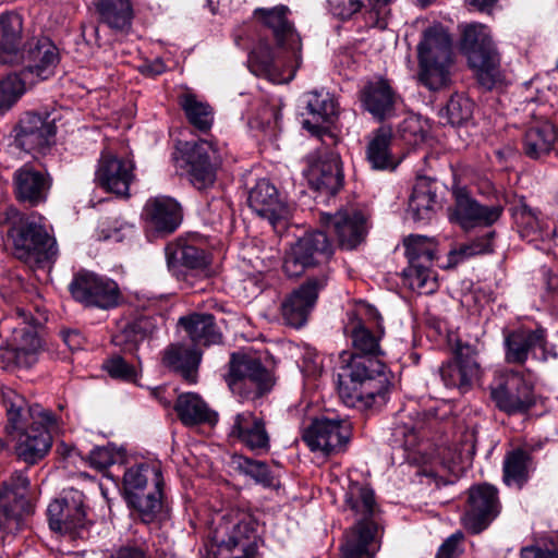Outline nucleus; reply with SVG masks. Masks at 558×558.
Masks as SVG:
<instances>
[{
  "label": "nucleus",
  "instance_id": "f257e3e1",
  "mask_svg": "<svg viewBox=\"0 0 558 558\" xmlns=\"http://www.w3.org/2000/svg\"><path fill=\"white\" fill-rule=\"evenodd\" d=\"M7 410L5 430L15 440L20 459L34 464L48 452L52 436L59 432L56 416L39 404L28 405L25 398L12 389L2 392Z\"/></svg>",
  "mask_w": 558,
  "mask_h": 558
},
{
  "label": "nucleus",
  "instance_id": "f03ea898",
  "mask_svg": "<svg viewBox=\"0 0 558 558\" xmlns=\"http://www.w3.org/2000/svg\"><path fill=\"white\" fill-rule=\"evenodd\" d=\"M339 359L337 388L347 407L368 410L386 403L391 374L385 363L374 355H350L345 351Z\"/></svg>",
  "mask_w": 558,
  "mask_h": 558
},
{
  "label": "nucleus",
  "instance_id": "7ed1b4c3",
  "mask_svg": "<svg viewBox=\"0 0 558 558\" xmlns=\"http://www.w3.org/2000/svg\"><path fill=\"white\" fill-rule=\"evenodd\" d=\"M344 506L353 513L355 523L345 533L341 558H375L380 548L381 509L374 489L367 483L350 481Z\"/></svg>",
  "mask_w": 558,
  "mask_h": 558
},
{
  "label": "nucleus",
  "instance_id": "20e7f679",
  "mask_svg": "<svg viewBox=\"0 0 558 558\" xmlns=\"http://www.w3.org/2000/svg\"><path fill=\"white\" fill-rule=\"evenodd\" d=\"M4 221L11 223L10 236L13 242L14 255L26 263H44L57 254L56 241L51 238L40 219L34 217L25 220L13 207L3 208Z\"/></svg>",
  "mask_w": 558,
  "mask_h": 558
},
{
  "label": "nucleus",
  "instance_id": "39448f33",
  "mask_svg": "<svg viewBox=\"0 0 558 558\" xmlns=\"http://www.w3.org/2000/svg\"><path fill=\"white\" fill-rule=\"evenodd\" d=\"M163 478L160 468L147 463L129 468L123 475L128 504L142 521L151 522L161 509Z\"/></svg>",
  "mask_w": 558,
  "mask_h": 558
},
{
  "label": "nucleus",
  "instance_id": "423d86ee",
  "mask_svg": "<svg viewBox=\"0 0 558 558\" xmlns=\"http://www.w3.org/2000/svg\"><path fill=\"white\" fill-rule=\"evenodd\" d=\"M420 72L418 78L432 90L445 87L450 80L452 62L451 39L439 27H429L424 32L417 47Z\"/></svg>",
  "mask_w": 558,
  "mask_h": 558
},
{
  "label": "nucleus",
  "instance_id": "0eeeda50",
  "mask_svg": "<svg viewBox=\"0 0 558 558\" xmlns=\"http://www.w3.org/2000/svg\"><path fill=\"white\" fill-rule=\"evenodd\" d=\"M320 214V229L316 230V254L319 253L324 260H329L335 248L331 234L338 236L339 245L345 250H353L360 245L367 234L366 218L361 211L338 210L330 215L323 210Z\"/></svg>",
  "mask_w": 558,
  "mask_h": 558
},
{
  "label": "nucleus",
  "instance_id": "6e6552de",
  "mask_svg": "<svg viewBox=\"0 0 558 558\" xmlns=\"http://www.w3.org/2000/svg\"><path fill=\"white\" fill-rule=\"evenodd\" d=\"M461 49L468 56L470 65L476 70L478 83L492 89L500 80V58L485 25L470 24L463 29Z\"/></svg>",
  "mask_w": 558,
  "mask_h": 558
},
{
  "label": "nucleus",
  "instance_id": "1a4fd4ad",
  "mask_svg": "<svg viewBox=\"0 0 558 558\" xmlns=\"http://www.w3.org/2000/svg\"><path fill=\"white\" fill-rule=\"evenodd\" d=\"M230 369L226 377L230 390L242 402L256 400L268 392L272 386L270 375L259 360L233 353Z\"/></svg>",
  "mask_w": 558,
  "mask_h": 558
},
{
  "label": "nucleus",
  "instance_id": "9d476101",
  "mask_svg": "<svg viewBox=\"0 0 558 558\" xmlns=\"http://www.w3.org/2000/svg\"><path fill=\"white\" fill-rule=\"evenodd\" d=\"M29 481L23 472H15L0 489V531L10 534L19 531L24 518L33 512L27 497Z\"/></svg>",
  "mask_w": 558,
  "mask_h": 558
},
{
  "label": "nucleus",
  "instance_id": "9b49d317",
  "mask_svg": "<svg viewBox=\"0 0 558 558\" xmlns=\"http://www.w3.org/2000/svg\"><path fill=\"white\" fill-rule=\"evenodd\" d=\"M69 289L75 301L88 307L110 310L121 300V291L114 280L92 271L77 272Z\"/></svg>",
  "mask_w": 558,
  "mask_h": 558
},
{
  "label": "nucleus",
  "instance_id": "f8f14e48",
  "mask_svg": "<svg viewBox=\"0 0 558 558\" xmlns=\"http://www.w3.org/2000/svg\"><path fill=\"white\" fill-rule=\"evenodd\" d=\"M22 57L19 64L23 68L16 74L28 85L51 77L60 61L59 49L45 36L27 40L23 46Z\"/></svg>",
  "mask_w": 558,
  "mask_h": 558
},
{
  "label": "nucleus",
  "instance_id": "ddd939ff",
  "mask_svg": "<svg viewBox=\"0 0 558 558\" xmlns=\"http://www.w3.org/2000/svg\"><path fill=\"white\" fill-rule=\"evenodd\" d=\"M500 511L498 490L489 484H478L470 487L462 523L464 527L478 534L497 518Z\"/></svg>",
  "mask_w": 558,
  "mask_h": 558
},
{
  "label": "nucleus",
  "instance_id": "4468645a",
  "mask_svg": "<svg viewBox=\"0 0 558 558\" xmlns=\"http://www.w3.org/2000/svg\"><path fill=\"white\" fill-rule=\"evenodd\" d=\"M49 526L61 534L78 533L86 526L84 495L76 489L64 490L47 508Z\"/></svg>",
  "mask_w": 558,
  "mask_h": 558
},
{
  "label": "nucleus",
  "instance_id": "2eb2a0df",
  "mask_svg": "<svg viewBox=\"0 0 558 558\" xmlns=\"http://www.w3.org/2000/svg\"><path fill=\"white\" fill-rule=\"evenodd\" d=\"M496 407L507 413H525L535 404L533 387L519 373H509L490 387Z\"/></svg>",
  "mask_w": 558,
  "mask_h": 558
},
{
  "label": "nucleus",
  "instance_id": "dca6fc26",
  "mask_svg": "<svg viewBox=\"0 0 558 558\" xmlns=\"http://www.w3.org/2000/svg\"><path fill=\"white\" fill-rule=\"evenodd\" d=\"M183 158L187 166V173L191 183L199 191L214 185L217 178V151L211 143L198 141L185 143Z\"/></svg>",
  "mask_w": 558,
  "mask_h": 558
},
{
  "label": "nucleus",
  "instance_id": "f3484780",
  "mask_svg": "<svg viewBox=\"0 0 558 558\" xmlns=\"http://www.w3.org/2000/svg\"><path fill=\"white\" fill-rule=\"evenodd\" d=\"M134 163L129 158L118 157L109 150H104L98 160L95 173L96 182L106 191L128 195L130 184L134 179Z\"/></svg>",
  "mask_w": 558,
  "mask_h": 558
},
{
  "label": "nucleus",
  "instance_id": "a211bd4d",
  "mask_svg": "<svg viewBox=\"0 0 558 558\" xmlns=\"http://www.w3.org/2000/svg\"><path fill=\"white\" fill-rule=\"evenodd\" d=\"M439 373L446 387L466 390L481 373L476 350L470 344H458L454 360L444 364Z\"/></svg>",
  "mask_w": 558,
  "mask_h": 558
},
{
  "label": "nucleus",
  "instance_id": "6ab92c4d",
  "mask_svg": "<svg viewBox=\"0 0 558 558\" xmlns=\"http://www.w3.org/2000/svg\"><path fill=\"white\" fill-rule=\"evenodd\" d=\"M14 133L15 145L27 153H33L50 145L56 126L49 116L27 112L20 119Z\"/></svg>",
  "mask_w": 558,
  "mask_h": 558
},
{
  "label": "nucleus",
  "instance_id": "aec40b11",
  "mask_svg": "<svg viewBox=\"0 0 558 558\" xmlns=\"http://www.w3.org/2000/svg\"><path fill=\"white\" fill-rule=\"evenodd\" d=\"M344 182L339 154L332 149L316 155V204L329 205Z\"/></svg>",
  "mask_w": 558,
  "mask_h": 558
},
{
  "label": "nucleus",
  "instance_id": "412c9836",
  "mask_svg": "<svg viewBox=\"0 0 558 558\" xmlns=\"http://www.w3.org/2000/svg\"><path fill=\"white\" fill-rule=\"evenodd\" d=\"M359 98L362 107L378 122L391 119L400 101V96L384 78L367 82L361 88Z\"/></svg>",
  "mask_w": 558,
  "mask_h": 558
},
{
  "label": "nucleus",
  "instance_id": "4be33fe9",
  "mask_svg": "<svg viewBox=\"0 0 558 558\" xmlns=\"http://www.w3.org/2000/svg\"><path fill=\"white\" fill-rule=\"evenodd\" d=\"M247 202L254 213L267 219L274 227L289 216L287 203L280 197L276 186L266 179L259 180L250 191Z\"/></svg>",
  "mask_w": 558,
  "mask_h": 558
},
{
  "label": "nucleus",
  "instance_id": "5701e85b",
  "mask_svg": "<svg viewBox=\"0 0 558 558\" xmlns=\"http://www.w3.org/2000/svg\"><path fill=\"white\" fill-rule=\"evenodd\" d=\"M142 217L157 232L172 233L182 221V209L174 198L159 195L146 201Z\"/></svg>",
  "mask_w": 558,
  "mask_h": 558
},
{
  "label": "nucleus",
  "instance_id": "b1692460",
  "mask_svg": "<svg viewBox=\"0 0 558 558\" xmlns=\"http://www.w3.org/2000/svg\"><path fill=\"white\" fill-rule=\"evenodd\" d=\"M229 425V437L239 440L251 450H268L269 435L262 417L251 411H243L233 415Z\"/></svg>",
  "mask_w": 558,
  "mask_h": 558
},
{
  "label": "nucleus",
  "instance_id": "393cba45",
  "mask_svg": "<svg viewBox=\"0 0 558 558\" xmlns=\"http://www.w3.org/2000/svg\"><path fill=\"white\" fill-rule=\"evenodd\" d=\"M41 344L36 329L25 322L14 327L4 355L20 367H31L37 362Z\"/></svg>",
  "mask_w": 558,
  "mask_h": 558
},
{
  "label": "nucleus",
  "instance_id": "a878e982",
  "mask_svg": "<svg viewBox=\"0 0 558 558\" xmlns=\"http://www.w3.org/2000/svg\"><path fill=\"white\" fill-rule=\"evenodd\" d=\"M502 213L500 205H482L468 195H459L456 203L454 216L465 231L476 226H490Z\"/></svg>",
  "mask_w": 558,
  "mask_h": 558
},
{
  "label": "nucleus",
  "instance_id": "bb28decb",
  "mask_svg": "<svg viewBox=\"0 0 558 558\" xmlns=\"http://www.w3.org/2000/svg\"><path fill=\"white\" fill-rule=\"evenodd\" d=\"M13 183L16 197L32 205L46 201L50 189L48 175L29 163L22 166L14 172Z\"/></svg>",
  "mask_w": 558,
  "mask_h": 558
},
{
  "label": "nucleus",
  "instance_id": "cd10ccee",
  "mask_svg": "<svg viewBox=\"0 0 558 558\" xmlns=\"http://www.w3.org/2000/svg\"><path fill=\"white\" fill-rule=\"evenodd\" d=\"M23 22L15 13L0 16V65H19L22 57Z\"/></svg>",
  "mask_w": 558,
  "mask_h": 558
},
{
  "label": "nucleus",
  "instance_id": "c85d7f7f",
  "mask_svg": "<svg viewBox=\"0 0 558 558\" xmlns=\"http://www.w3.org/2000/svg\"><path fill=\"white\" fill-rule=\"evenodd\" d=\"M350 430L336 414H316V450L325 456L341 451L348 444Z\"/></svg>",
  "mask_w": 558,
  "mask_h": 558
},
{
  "label": "nucleus",
  "instance_id": "c756f323",
  "mask_svg": "<svg viewBox=\"0 0 558 558\" xmlns=\"http://www.w3.org/2000/svg\"><path fill=\"white\" fill-rule=\"evenodd\" d=\"M537 347L546 351L544 329L520 328L513 330L505 338V359L508 363L523 365L529 357V353Z\"/></svg>",
  "mask_w": 558,
  "mask_h": 558
},
{
  "label": "nucleus",
  "instance_id": "7c9ffc66",
  "mask_svg": "<svg viewBox=\"0 0 558 558\" xmlns=\"http://www.w3.org/2000/svg\"><path fill=\"white\" fill-rule=\"evenodd\" d=\"M314 305V282L311 279L294 290L282 303L281 313L287 325L301 328L310 317Z\"/></svg>",
  "mask_w": 558,
  "mask_h": 558
},
{
  "label": "nucleus",
  "instance_id": "2f4dec72",
  "mask_svg": "<svg viewBox=\"0 0 558 558\" xmlns=\"http://www.w3.org/2000/svg\"><path fill=\"white\" fill-rule=\"evenodd\" d=\"M392 130L388 125L376 129L366 146V159L374 170H395L399 160L392 153Z\"/></svg>",
  "mask_w": 558,
  "mask_h": 558
},
{
  "label": "nucleus",
  "instance_id": "473e14b6",
  "mask_svg": "<svg viewBox=\"0 0 558 558\" xmlns=\"http://www.w3.org/2000/svg\"><path fill=\"white\" fill-rule=\"evenodd\" d=\"M557 137V126L550 120L538 119L525 132L523 153L531 159H539L551 151Z\"/></svg>",
  "mask_w": 558,
  "mask_h": 558
},
{
  "label": "nucleus",
  "instance_id": "72a5a7b5",
  "mask_svg": "<svg viewBox=\"0 0 558 558\" xmlns=\"http://www.w3.org/2000/svg\"><path fill=\"white\" fill-rule=\"evenodd\" d=\"M179 325L184 328L196 345H211L219 343L221 333L215 323V317L206 313H193L182 316Z\"/></svg>",
  "mask_w": 558,
  "mask_h": 558
},
{
  "label": "nucleus",
  "instance_id": "f704fd0d",
  "mask_svg": "<svg viewBox=\"0 0 558 558\" xmlns=\"http://www.w3.org/2000/svg\"><path fill=\"white\" fill-rule=\"evenodd\" d=\"M162 362L167 367L180 373L187 383H196L201 353L195 348L172 344L165 350Z\"/></svg>",
  "mask_w": 558,
  "mask_h": 558
},
{
  "label": "nucleus",
  "instance_id": "c9c22d12",
  "mask_svg": "<svg viewBox=\"0 0 558 558\" xmlns=\"http://www.w3.org/2000/svg\"><path fill=\"white\" fill-rule=\"evenodd\" d=\"M436 204V182L418 178L409 199L408 214L414 221H428L434 216Z\"/></svg>",
  "mask_w": 558,
  "mask_h": 558
},
{
  "label": "nucleus",
  "instance_id": "e433bc0d",
  "mask_svg": "<svg viewBox=\"0 0 558 558\" xmlns=\"http://www.w3.org/2000/svg\"><path fill=\"white\" fill-rule=\"evenodd\" d=\"M174 409L181 422L186 426L217 423L218 415L211 411L205 401L194 392L182 393L178 397Z\"/></svg>",
  "mask_w": 558,
  "mask_h": 558
},
{
  "label": "nucleus",
  "instance_id": "4c0bfd02",
  "mask_svg": "<svg viewBox=\"0 0 558 558\" xmlns=\"http://www.w3.org/2000/svg\"><path fill=\"white\" fill-rule=\"evenodd\" d=\"M288 12L287 7L279 5L272 9H256L255 15L260 16L264 24L272 31L279 46L293 49L298 44L299 36L287 19Z\"/></svg>",
  "mask_w": 558,
  "mask_h": 558
},
{
  "label": "nucleus",
  "instance_id": "58836bf2",
  "mask_svg": "<svg viewBox=\"0 0 558 558\" xmlns=\"http://www.w3.org/2000/svg\"><path fill=\"white\" fill-rule=\"evenodd\" d=\"M339 104L333 96L326 94L316 104V137L327 147L337 144L335 133Z\"/></svg>",
  "mask_w": 558,
  "mask_h": 558
},
{
  "label": "nucleus",
  "instance_id": "ea45409f",
  "mask_svg": "<svg viewBox=\"0 0 558 558\" xmlns=\"http://www.w3.org/2000/svg\"><path fill=\"white\" fill-rule=\"evenodd\" d=\"M179 105L195 129L202 132L210 130L214 123V109L204 98L189 90L179 96Z\"/></svg>",
  "mask_w": 558,
  "mask_h": 558
},
{
  "label": "nucleus",
  "instance_id": "a19ab883",
  "mask_svg": "<svg viewBox=\"0 0 558 558\" xmlns=\"http://www.w3.org/2000/svg\"><path fill=\"white\" fill-rule=\"evenodd\" d=\"M314 266V240L304 238L287 253L283 260V270L289 278H299Z\"/></svg>",
  "mask_w": 558,
  "mask_h": 558
},
{
  "label": "nucleus",
  "instance_id": "79ce46f5",
  "mask_svg": "<svg viewBox=\"0 0 558 558\" xmlns=\"http://www.w3.org/2000/svg\"><path fill=\"white\" fill-rule=\"evenodd\" d=\"M166 258L169 269L173 272H179L181 267L187 269H201L207 265V256L205 252L193 245H167Z\"/></svg>",
  "mask_w": 558,
  "mask_h": 558
},
{
  "label": "nucleus",
  "instance_id": "37998d69",
  "mask_svg": "<svg viewBox=\"0 0 558 558\" xmlns=\"http://www.w3.org/2000/svg\"><path fill=\"white\" fill-rule=\"evenodd\" d=\"M390 0H328L331 13L342 20L352 17L363 8L376 16V23L384 20L389 13Z\"/></svg>",
  "mask_w": 558,
  "mask_h": 558
},
{
  "label": "nucleus",
  "instance_id": "c03bdc74",
  "mask_svg": "<svg viewBox=\"0 0 558 558\" xmlns=\"http://www.w3.org/2000/svg\"><path fill=\"white\" fill-rule=\"evenodd\" d=\"M248 66L256 76H264L274 83H288L293 78V73L282 76L274 62L272 50L267 44H260L250 54Z\"/></svg>",
  "mask_w": 558,
  "mask_h": 558
},
{
  "label": "nucleus",
  "instance_id": "a18cd8bd",
  "mask_svg": "<svg viewBox=\"0 0 558 558\" xmlns=\"http://www.w3.org/2000/svg\"><path fill=\"white\" fill-rule=\"evenodd\" d=\"M96 7L109 27L124 31L131 26L133 11L130 0H96Z\"/></svg>",
  "mask_w": 558,
  "mask_h": 558
},
{
  "label": "nucleus",
  "instance_id": "49530a36",
  "mask_svg": "<svg viewBox=\"0 0 558 558\" xmlns=\"http://www.w3.org/2000/svg\"><path fill=\"white\" fill-rule=\"evenodd\" d=\"M405 256L409 264H427L432 265L437 243L433 238L425 235L411 234L404 239Z\"/></svg>",
  "mask_w": 558,
  "mask_h": 558
},
{
  "label": "nucleus",
  "instance_id": "de8ad7c7",
  "mask_svg": "<svg viewBox=\"0 0 558 558\" xmlns=\"http://www.w3.org/2000/svg\"><path fill=\"white\" fill-rule=\"evenodd\" d=\"M473 114V102L465 96L454 94L439 110V118L442 123L452 126H460L468 122Z\"/></svg>",
  "mask_w": 558,
  "mask_h": 558
},
{
  "label": "nucleus",
  "instance_id": "09e8293b",
  "mask_svg": "<svg viewBox=\"0 0 558 558\" xmlns=\"http://www.w3.org/2000/svg\"><path fill=\"white\" fill-rule=\"evenodd\" d=\"M494 238L495 232L489 231L485 235L476 238L469 243L461 244L458 248L450 251L448 255V266L454 267L466 258L481 254L493 253Z\"/></svg>",
  "mask_w": 558,
  "mask_h": 558
},
{
  "label": "nucleus",
  "instance_id": "8fccbe9b",
  "mask_svg": "<svg viewBox=\"0 0 558 558\" xmlns=\"http://www.w3.org/2000/svg\"><path fill=\"white\" fill-rule=\"evenodd\" d=\"M427 264H409L404 269V276L409 287L420 294L434 293L438 288L436 274Z\"/></svg>",
  "mask_w": 558,
  "mask_h": 558
},
{
  "label": "nucleus",
  "instance_id": "3c124183",
  "mask_svg": "<svg viewBox=\"0 0 558 558\" xmlns=\"http://www.w3.org/2000/svg\"><path fill=\"white\" fill-rule=\"evenodd\" d=\"M232 464L235 470L250 476L256 483L262 484L265 487H272L276 485V478L265 462L244 456H233Z\"/></svg>",
  "mask_w": 558,
  "mask_h": 558
},
{
  "label": "nucleus",
  "instance_id": "603ef678",
  "mask_svg": "<svg viewBox=\"0 0 558 558\" xmlns=\"http://www.w3.org/2000/svg\"><path fill=\"white\" fill-rule=\"evenodd\" d=\"M527 454L523 450H515L509 453L504 462V481L507 485L515 484L519 487L527 477Z\"/></svg>",
  "mask_w": 558,
  "mask_h": 558
},
{
  "label": "nucleus",
  "instance_id": "864d4df0",
  "mask_svg": "<svg viewBox=\"0 0 558 558\" xmlns=\"http://www.w3.org/2000/svg\"><path fill=\"white\" fill-rule=\"evenodd\" d=\"M520 235L529 241L550 238L555 230L545 226L542 219L532 209H523L520 214Z\"/></svg>",
  "mask_w": 558,
  "mask_h": 558
},
{
  "label": "nucleus",
  "instance_id": "5fc2aeb1",
  "mask_svg": "<svg viewBox=\"0 0 558 558\" xmlns=\"http://www.w3.org/2000/svg\"><path fill=\"white\" fill-rule=\"evenodd\" d=\"M353 352H348L350 355H374L380 352L378 338L374 336L371 330L365 328L359 323L352 330L351 333Z\"/></svg>",
  "mask_w": 558,
  "mask_h": 558
},
{
  "label": "nucleus",
  "instance_id": "6e6d98bb",
  "mask_svg": "<svg viewBox=\"0 0 558 558\" xmlns=\"http://www.w3.org/2000/svg\"><path fill=\"white\" fill-rule=\"evenodd\" d=\"M28 84L16 73L10 74L0 82V113L9 110L24 94Z\"/></svg>",
  "mask_w": 558,
  "mask_h": 558
},
{
  "label": "nucleus",
  "instance_id": "4d7b16f0",
  "mask_svg": "<svg viewBox=\"0 0 558 558\" xmlns=\"http://www.w3.org/2000/svg\"><path fill=\"white\" fill-rule=\"evenodd\" d=\"M123 457V452L112 445L96 447L88 456V461L92 468L96 470H105L108 466L117 463Z\"/></svg>",
  "mask_w": 558,
  "mask_h": 558
},
{
  "label": "nucleus",
  "instance_id": "13d9d810",
  "mask_svg": "<svg viewBox=\"0 0 558 558\" xmlns=\"http://www.w3.org/2000/svg\"><path fill=\"white\" fill-rule=\"evenodd\" d=\"M102 367L110 377L124 381H134L138 375L137 368L120 355H113L108 359Z\"/></svg>",
  "mask_w": 558,
  "mask_h": 558
},
{
  "label": "nucleus",
  "instance_id": "bf43d9fd",
  "mask_svg": "<svg viewBox=\"0 0 558 558\" xmlns=\"http://www.w3.org/2000/svg\"><path fill=\"white\" fill-rule=\"evenodd\" d=\"M400 136L410 145H416L424 142L426 132L417 117L405 118L398 128Z\"/></svg>",
  "mask_w": 558,
  "mask_h": 558
},
{
  "label": "nucleus",
  "instance_id": "052dcab7",
  "mask_svg": "<svg viewBox=\"0 0 558 558\" xmlns=\"http://www.w3.org/2000/svg\"><path fill=\"white\" fill-rule=\"evenodd\" d=\"M393 437L396 441H399V438L402 437L403 441L401 445L407 449H412L418 440L417 424L398 423L393 429Z\"/></svg>",
  "mask_w": 558,
  "mask_h": 558
},
{
  "label": "nucleus",
  "instance_id": "680f3d73",
  "mask_svg": "<svg viewBox=\"0 0 558 558\" xmlns=\"http://www.w3.org/2000/svg\"><path fill=\"white\" fill-rule=\"evenodd\" d=\"M110 558H149L145 543H128L111 553Z\"/></svg>",
  "mask_w": 558,
  "mask_h": 558
},
{
  "label": "nucleus",
  "instance_id": "e2e57ef3",
  "mask_svg": "<svg viewBox=\"0 0 558 558\" xmlns=\"http://www.w3.org/2000/svg\"><path fill=\"white\" fill-rule=\"evenodd\" d=\"M305 411L301 423L302 440L311 451H314V415L311 413V403L306 405Z\"/></svg>",
  "mask_w": 558,
  "mask_h": 558
},
{
  "label": "nucleus",
  "instance_id": "0e129e2a",
  "mask_svg": "<svg viewBox=\"0 0 558 558\" xmlns=\"http://www.w3.org/2000/svg\"><path fill=\"white\" fill-rule=\"evenodd\" d=\"M314 159L311 156L305 157L301 162L300 175L295 181L301 185L306 184L310 190H314Z\"/></svg>",
  "mask_w": 558,
  "mask_h": 558
},
{
  "label": "nucleus",
  "instance_id": "69168bd1",
  "mask_svg": "<svg viewBox=\"0 0 558 558\" xmlns=\"http://www.w3.org/2000/svg\"><path fill=\"white\" fill-rule=\"evenodd\" d=\"M460 539L461 536L458 534H453L450 537H448L439 547L436 558H456L457 546Z\"/></svg>",
  "mask_w": 558,
  "mask_h": 558
},
{
  "label": "nucleus",
  "instance_id": "338daca9",
  "mask_svg": "<svg viewBox=\"0 0 558 558\" xmlns=\"http://www.w3.org/2000/svg\"><path fill=\"white\" fill-rule=\"evenodd\" d=\"M62 339L71 351L81 350L85 344V338L78 330H68L62 332Z\"/></svg>",
  "mask_w": 558,
  "mask_h": 558
},
{
  "label": "nucleus",
  "instance_id": "774afa93",
  "mask_svg": "<svg viewBox=\"0 0 558 558\" xmlns=\"http://www.w3.org/2000/svg\"><path fill=\"white\" fill-rule=\"evenodd\" d=\"M166 389L162 387H157L151 389V396L158 400L160 404L163 407H169L171 404V400L165 397Z\"/></svg>",
  "mask_w": 558,
  "mask_h": 558
}]
</instances>
